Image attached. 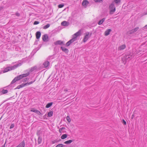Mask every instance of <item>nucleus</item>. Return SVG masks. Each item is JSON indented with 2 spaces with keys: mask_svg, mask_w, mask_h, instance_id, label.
I'll return each mask as SVG.
<instances>
[{
  "mask_svg": "<svg viewBox=\"0 0 147 147\" xmlns=\"http://www.w3.org/2000/svg\"><path fill=\"white\" fill-rule=\"evenodd\" d=\"M92 35V32H87L84 34V36L83 39V41L85 42L88 40V39L91 37Z\"/></svg>",
  "mask_w": 147,
  "mask_h": 147,
  "instance_id": "obj_1",
  "label": "nucleus"
},
{
  "mask_svg": "<svg viewBox=\"0 0 147 147\" xmlns=\"http://www.w3.org/2000/svg\"><path fill=\"white\" fill-rule=\"evenodd\" d=\"M27 74H23L16 77V79H17V81L19 80L20 79L23 78L24 80V82L26 81L27 80V78L25 77H27Z\"/></svg>",
  "mask_w": 147,
  "mask_h": 147,
  "instance_id": "obj_2",
  "label": "nucleus"
},
{
  "mask_svg": "<svg viewBox=\"0 0 147 147\" xmlns=\"http://www.w3.org/2000/svg\"><path fill=\"white\" fill-rule=\"evenodd\" d=\"M110 14H113L115 11V7L113 3H112L109 6Z\"/></svg>",
  "mask_w": 147,
  "mask_h": 147,
  "instance_id": "obj_3",
  "label": "nucleus"
},
{
  "mask_svg": "<svg viewBox=\"0 0 147 147\" xmlns=\"http://www.w3.org/2000/svg\"><path fill=\"white\" fill-rule=\"evenodd\" d=\"M81 30H79L78 32L76 33L73 35V37L75 38V39L76 40L77 37L78 36H80L81 35Z\"/></svg>",
  "mask_w": 147,
  "mask_h": 147,
  "instance_id": "obj_4",
  "label": "nucleus"
},
{
  "mask_svg": "<svg viewBox=\"0 0 147 147\" xmlns=\"http://www.w3.org/2000/svg\"><path fill=\"white\" fill-rule=\"evenodd\" d=\"M139 28L138 27H136L134 29L129 31L128 32V34H132L136 32L138 30Z\"/></svg>",
  "mask_w": 147,
  "mask_h": 147,
  "instance_id": "obj_5",
  "label": "nucleus"
},
{
  "mask_svg": "<svg viewBox=\"0 0 147 147\" xmlns=\"http://www.w3.org/2000/svg\"><path fill=\"white\" fill-rule=\"evenodd\" d=\"M22 64L20 63L16 64L13 66H10V69L11 70H13L16 68L18 66H20Z\"/></svg>",
  "mask_w": 147,
  "mask_h": 147,
  "instance_id": "obj_6",
  "label": "nucleus"
},
{
  "mask_svg": "<svg viewBox=\"0 0 147 147\" xmlns=\"http://www.w3.org/2000/svg\"><path fill=\"white\" fill-rule=\"evenodd\" d=\"M54 44L55 45H64L63 42L61 40H57L54 42Z\"/></svg>",
  "mask_w": 147,
  "mask_h": 147,
  "instance_id": "obj_7",
  "label": "nucleus"
},
{
  "mask_svg": "<svg viewBox=\"0 0 147 147\" xmlns=\"http://www.w3.org/2000/svg\"><path fill=\"white\" fill-rule=\"evenodd\" d=\"M89 2L86 0H84L82 3L83 6L86 7L89 4Z\"/></svg>",
  "mask_w": 147,
  "mask_h": 147,
  "instance_id": "obj_8",
  "label": "nucleus"
},
{
  "mask_svg": "<svg viewBox=\"0 0 147 147\" xmlns=\"http://www.w3.org/2000/svg\"><path fill=\"white\" fill-rule=\"evenodd\" d=\"M42 39L44 41H46L48 40V36L47 34H45L43 36Z\"/></svg>",
  "mask_w": 147,
  "mask_h": 147,
  "instance_id": "obj_9",
  "label": "nucleus"
},
{
  "mask_svg": "<svg viewBox=\"0 0 147 147\" xmlns=\"http://www.w3.org/2000/svg\"><path fill=\"white\" fill-rule=\"evenodd\" d=\"M126 47V45H123L119 47L118 48V50H122L125 49Z\"/></svg>",
  "mask_w": 147,
  "mask_h": 147,
  "instance_id": "obj_10",
  "label": "nucleus"
},
{
  "mask_svg": "<svg viewBox=\"0 0 147 147\" xmlns=\"http://www.w3.org/2000/svg\"><path fill=\"white\" fill-rule=\"evenodd\" d=\"M69 23L66 21H63L61 23V25L64 26H67L69 25Z\"/></svg>",
  "mask_w": 147,
  "mask_h": 147,
  "instance_id": "obj_11",
  "label": "nucleus"
},
{
  "mask_svg": "<svg viewBox=\"0 0 147 147\" xmlns=\"http://www.w3.org/2000/svg\"><path fill=\"white\" fill-rule=\"evenodd\" d=\"M111 31V29H108L106 30L105 32V36H107L110 34V32Z\"/></svg>",
  "mask_w": 147,
  "mask_h": 147,
  "instance_id": "obj_12",
  "label": "nucleus"
},
{
  "mask_svg": "<svg viewBox=\"0 0 147 147\" xmlns=\"http://www.w3.org/2000/svg\"><path fill=\"white\" fill-rule=\"evenodd\" d=\"M61 48L62 51L65 53H67L69 51L65 47H61Z\"/></svg>",
  "mask_w": 147,
  "mask_h": 147,
  "instance_id": "obj_13",
  "label": "nucleus"
},
{
  "mask_svg": "<svg viewBox=\"0 0 147 147\" xmlns=\"http://www.w3.org/2000/svg\"><path fill=\"white\" fill-rule=\"evenodd\" d=\"M36 37L37 39H38L41 36V33L40 32L38 31L36 33Z\"/></svg>",
  "mask_w": 147,
  "mask_h": 147,
  "instance_id": "obj_14",
  "label": "nucleus"
},
{
  "mask_svg": "<svg viewBox=\"0 0 147 147\" xmlns=\"http://www.w3.org/2000/svg\"><path fill=\"white\" fill-rule=\"evenodd\" d=\"M33 111L35 113L37 114L38 115H39L41 114L40 112L38 110L34 109H32L31 111Z\"/></svg>",
  "mask_w": 147,
  "mask_h": 147,
  "instance_id": "obj_15",
  "label": "nucleus"
},
{
  "mask_svg": "<svg viewBox=\"0 0 147 147\" xmlns=\"http://www.w3.org/2000/svg\"><path fill=\"white\" fill-rule=\"evenodd\" d=\"M10 70H11L10 69V67H9L5 68L3 72V73H5Z\"/></svg>",
  "mask_w": 147,
  "mask_h": 147,
  "instance_id": "obj_16",
  "label": "nucleus"
},
{
  "mask_svg": "<svg viewBox=\"0 0 147 147\" xmlns=\"http://www.w3.org/2000/svg\"><path fill=\"white\" fill-rule=\"evenodd\" d=\"M49 64V62L48 61H46L43 63V65L45 68L47 67Z\"/></svg>",
  "mask_w": 147,
  "mask_h": 147,
  "instance_id": "obj_17",
  "label": "nucleus"
},
{
  "mask_svg": "<svg viewBox=\"0 0 147 147\" xmlns=\"http://www.w3.org/2000/svg\"><path fill=\"white\" fill-rule=\"evenodd\" d=\"M105 18H103L100 20L98 22V24L99 25H100L102 24L104 22L105 20Z\"/></svg>",
  "mask_w": 147,
  "mask_h": 147,
  "instance_id": "obj_18",
  "label": "nucleus"
},
{
  "mask_svg": "<svg viewBox=\"0 0 147 147\" xmlns=\"http://www.w3.org/2000/svg\"><path fill=\"white\" fill-rule=\"evenodd\" d=\"M53 103L52 102H51L50 103H48L46 106V108H49L50 107L53 105Z\"/></svg>",
  "mask_w": 147,
  "mask_h": 147,
  "instance_id": "obj_19",
  "label": "nucleus"
},
{
  "mask_svg": "<svg viewBox=\"0 0 147 147\" xmlns=\"http://www.w3.org/2000/svg\"><path fill=\"white\" fill-rule=\"evenodd\" d=\"M27 83L26 84H21V85L18 86L17 87V89H20L21 88H22V87L24 86L26 84H27Z\"/></svg>",
  "mask_w": 147,
  "mask_h": 147,
  "instance_id": "obj_20",
  "label": "nucleus"
},
{
  "mask_svg": "<svg viewBox=\"0 0 147 147\" xmlns=\"http://www.w3.org/2000/svg\"><path fill=\"white\" fill-rule=\"evenodd\" d=\"M53 114V111H50L48 113V115L49 117H50L52 116Z\"/></svg>",
  "mask_w": 147,
  "mask_h": 147,
  "instance_id": "obj_21",
  "label": "nucleus"
},
{
  "mask_svg": "<svg viewBox=\"0 0 147 147\" xmlns=\"http://www.w3.org/2000/svg\"><path fill=\"white\" fill-rule=\"evenodd\" d=\"M73 141L72 140H69L65 141L64 142V143L66 144H69Z\"/></svg>",
  "mask_w": 147,
  "mask_h": 147,
  "instance_id": "obj_22",
  "label": "nucleus"
},
{
  "mask_svg": "<svg viewBox=\"0 0 147 147\" xmlns=\"http://www.w3.org/2000/svg\"><path fill=\"white\" fill-rule=\"evenodd\" d=\"M67 135L66 134H64L63 135L61 136V138L62 139H64L67 137Z\"/></svg>",
  "mask_w": 147,
  "mask_h": 147,
  "instance_id": "obj_23",
  "label": "nucleus"
},
{
  "mask_svg": "<svg viewBox=\"0 0 147 147\" xmlns=\"http://www.w3.org/2000/svg\"><path fill=\"white\" fill-rule=\"evenodd\" d=\"M8 92V91L7 90H5V89H3L1 91V92L3 94H5L6 93H7Z\"/></svg>",
  "mask_w": 147,
  "mask_h": 147,
  "instance_id": "obj_24",
  "label": "nucleus"
},
{
  "mask_svg": "<svg viewBox=\"0 0 147 147\" xmlns=\"http://www.w3.org/2000/svg\"><path fill=\"white\" fill-rule=\"evenodd\" d=\"M50 24H48L44 26L43 27V28L45 29H47V28H49L50 27Z\"/></svg>",
  "mask_w": 147,
  "mask_h": 147,
  "instance_id": "obj_25",
  "label": "nucleus"
},
{
  "mask_svg": "<svg viewBox=\"0 0 147 147\" xmlns=\"http://www.w3.org/2000/svg\"><path fill=\"white\" fill-rule=\"evenodd\" d=\"M114 2L116 5H118L121 2V0H114Z\"/></svg>",
  "mask_w": 147,
  "mask_h": 147,
  "instance_id": "obj_26",
  "label": "nucleus"
},
{
  "mask_svg": "<svg viewBox=\"0 0 147 147\" xmlns=\"http://www.w3.org/2000/svg\"><path fill=\"white\" fill-rule=\"evenodd\" d=\"M42 138L40 137H39L38 139V144H40L42 142Z\"/></svg>",
  "mask_w": 147,
  "mask_h": 147,
  "instance_id": "obj_27",
  "label": "nucleus"
},
{
  "mask_svg": "<svg viewBox=\"0 0 147 147\" xmlns=\"http://www.w3.org/2000/svg\"><path fill=\"white\" fill-rule=\"evenodd\" d=\"M36 79H34L32 80V81L31 82H28V85L31 84L34 82L36 81Z\"/></svg>",
  "mask_w": 147,
  "mask_h": 147,
  "instance_id": "obj_28",
  "label": "nucleus"
},
{
  "mask_svg": "<svg viewBox=\"0 0 147 147\" xmlns=\"http://www.w3.org/2000/svg\"><path fill=\"white\" fill-rule=\"evenodd\" d=\"M36 49H34L31 53V55L32 56H33L34 54L36 52Z\"/></svg>",
  "mask_w": 147,
  "mask_h": 147,
  "instance_id": "obj_29",
  "label": "nucleus"
},
{
  "mask_svg": "<svg viewBox=\"0 0 147 147\" xmlns=\"http://www.w3.org/2000/svg\"><path fill=\"white\" fill-rule=\"evenodd\" d=\"M36 68L34 67H32L31 69H30V72H32L35 69H36Z\"/></svg>",
  "mask_w": 147,
  "mask_h": 147,
  "instance_id": "obj_30",
  "label": "nucleus"
},
{
  "mask_svg": "<svg viewBox=\"0 0 147 147\" xmlns=\"http://www.w3.org/2000/svg\"><path fill=\"white\" fill-rule=\"evenodd\" d=\"M17 81V79H16V77L12 81L11 84H13L16 81Z\"/></svg>",
  "mask_w": 147,
  "mask_h": 147,
  "instance_id": "obj_31",
  "label": "nucleus"
},
{
  "mask_svg": "<svg viewBox=\"0 0 147 147\" xmlns=\"http://www.w3.org/2000/svg\"><path fill=\"white\" fill-rule=\"evenodd\" d=\"M66 119L69 122H71V120L69 116H67L66 117Z\"/></svg>",
  "mask_w": 147,
  "mask_h": 147,
  "instance_id": "obj_32",
  "label": "nucleus"
},
{
  "mask_svg": "<svg viewBox=\"0 0 147 147\" xmlns=\"http://www.w3.org/2000/svg\"><path fill=\"white\" fill-rule=\"evenodd\" d=\"M64 145L62 144H59L57 145L56 147H63Z\"/></svg>",
  "mask_w": 147,
  "mask_h": 147,
  "instance_id": "obj_33",
  "label": "nucleus"
},
{
  "mask_svg": "<svg viewBox=\"0 0 147 147\" xmlns=\"http://www.w3.org/2000/svg\"><path fill=\"white\" fill-rule=\"evenodd\" d=\"M76 40L75 39V38H74L73 37L71 39L69 40L71 42V43H72Z\"/></svg>",
  "mask_w": 147,
  "mask_h": 147,
  "instance_id": "obj_34",
  "label": "nucleus"
},
{
  "mask_svg": "<svg viewBox=\"0 0 147 147\" xmlns=\"http://www.w3.org/2000/svg\"><path fill=\"white\" fill-rule=\"evenodd\" d=\"M64 6V5L63 4H60L58 5V7L59 8H61L63 7Z\"/></svg>",
  "mask_w": 147,
  "mask_h": 147,
  "instance_id": "obj_35",
  "label": "nucleus"
},
{
  "mask_svg": "<svg viewBox=\"0 0 147 147\" xmlns=\"http://www.w3.org/2000/svg\"><path fill=\"white\" fill-rule=\"evenodd\" d=\"M94 1L96 2H101L102 1V0H94Z\"/></svg>",
  "mask_w": 147,
  "mask_h": 147,
  "instance_id": "obj_36",
  "label": "nucleus"
},
{
  "mask_svg": "<svg viewBox=\"0 0 147 147\" xmlns=\"http://www.w3.org/2000/svg\"><path fill=\"white\" fill-rule=\"evenodd\" d=\"M39 22L37 21H35L34 23V24L36 25L38 24H39Z\"/></svg>",
  "mask_w": 147,
  "mask_h": 147,
  "instance_id": "obj_37",
  "label": "nucleus"
},
{
  "mask_svg": "<svg viewBox=\"0 0 147 147\" xmlns=\"http://www.w3.org/2000/svg\"><path fill=\"white\" fill-rule=\"evenodd\" d=\"M122 123L124 125H126V121L124 119H123L122 120Z\"/></svg>",
  "mask_w": 147,
  "mask_h": 147,
  "instance_id": "obj_38",
  "label": "nucleus"
},
{
  "mask_svg": "<svg viewBox=\"0 0 147 147\" xmlns=\"http://www.w3.org/2000/svg\"><path fill=\"white\" fill-rule=\"evenodd\" d=\"M71 44L70 43L69 41L67 42L66 43V45L67 46H69Z\"/></svg>",
  "mask_w": 147,
  "mask_h": 147,
  "instance_id": "obj_39",
  "label": "nucleus"
},
{
  "mask_svg": "<svg viewBox=\"0 0 147 147\" xmlns=\"http://www.w3.org/2000/svg\"><path fill=\"white\" fill-rule=\"evenodd\" d=\"M14 127V124H12L11 126H10V128H13Z\"/></svg>",
  "mask_w": 147,
  "mask_h": 147,
  "instance_id": "obj_40",
  "label": "nucleus"
},
{
  "mask_svg": "<svg viewBox=\"0 0 147 147\" xmlns=\"http://www.w3.org/2000/svg\"><path fill=\"white\" fill-rule=\"evenodd\" d=\"M16 16H20V13H16Z\"/></svg>",
  "mask_w": 147,
  "mask_h": 147,
  "instance_id": "obj_41",
  "label": "nucleus"
},
{
  "mask_svg": "<svg viewBox=\"0 0 147 147\" xmlns=\"http://www.w3.org/2000/svg\"><path fill=\"white\" fill-rule=\"evenodd\" d=\"M59 132L60 133H61L62 132V130L61 128H60L59 129Z\"/></svg>",
  "mask_w": 147,
  "mask_h": 147,
  "instance_id": "obj_42",
  "label": "nucleus"
},
{
  "mask_svg": "<svg viewBox=\"0 0 147 147\" xmlns=\"http://www.w3.org/2000/svg\"><path fill=\"white\" fill-rule=\"evenodd\" d=\"M3 7H0V11L2 10L3 9Z\"/></svg>",
  "mask_w": 147,
  "mask_h": 147,
  "instance_id": "obj_43",
  "label": "nucleus"
},
{
  "mask_svg": "<svg viewBox=\"0 0 147 147\" xmlns=\"http://www.w3.org/2000/svg\"><path fill=\"white\" fill-rule=\"evenodd\" d=\"M61 128V129L62 130H63V129H65V127H62V128Z\"/></svg>",
  "mask_w": 147,
  "mask_h": 147,
  "instance_id": "obj_44",
  "label": "nucleus"
},
{
  "mask_svg": "<svg viewBox=\"0 0 147 147\" xmlns=\"http://www.w3.org/2000/svg\"><path fill=\"white\" fill-rule=\"evenodd\" d=\"M64 91L65 92H67V91H68V90L67 89H64Z\"/></svg>",
  "mask_w": 147,
  "mask_h": 147,
  "instance_id": "obj_45",
  "label": "nucleus"
},
{
  "mask_svg": "<svg viewBox=\"0 0 147 147\" xmlns=\"http://www.w3.org/2000/svg\"><path fill=\"white\" fill-rule=\"evenodd\" d=\"M55 142H56L55 141H52V143L54 144Z\"/></svg>",
  "mask_w": 147,
  "mask_h": 147,
  "instance_id": "obj_46",
  "label": "nucleus"
},
{
  "mask_svg": "<svg viewBox=\"0 0 147 147\" xmlns=\"http://www.w3.org/2000/svg\"><path fill=\"white\" fill-rule=\"evenodd\" d=\"M2 73V71H0V74H1Z\"/></svg>",
  "mask_w": 147,
  "mask_h": 147,
  "instance_id": "obj_47",
  "label": "nucleus"
},
{
  "mask_svg": "<svg viewBox=\"0 0 147 147\" xmlns=\"http://www.w3.org/2000/svg\"><path fill=\"white\" fill-rule=\"evenodd\" d=\"M68 41L69 42V43H70V44H71V43H71V42L70 41V40L69 41Z\"/></svg>",
  "mask_w": 147,
  "mask_h": 147,
  "instance_id": "obj_48",
  "label": "nucleus"
},
{
  "mask_svg": "<svg viewBox=\"0 0 147 147\" xmlns=\"http://www.w3.org/2000/svg\"><path fill=\"white\" fill-rule=\"evenodd\" d=\"M145 27L147 28V25L145 26Z\"/></svg>",
  "mask_w": 147,
  "mask_h": 147,
  "instance_id": "obj_49",
  "label": "nucleus"
},
{
  "mask_svg": "<svg viewBox=\"0 0 147 147\" xmlns=\"http://www.w3.org/2000/svg\"><path fill=\"white\" fill-rule=\"evenodd\" d=\"M29 75V72H28V76Z\"/></svg>",
  "mask_w": 147,
  "mask_h": 147,
  "instance_id": "obj_50",
  "label": "nucleus"
},
{
  "mask_svg": "<svg viewBox=\"0 0 147 147\" xmlns=\"http://www.w3.org/2000/svg\"><path fill=\"white\" fill-rule=\"evenodd\" d=\"M2 147H5V146H2Z\"/></svg>",
  "mask_w": 147,
  "mask_h": 147,
  "instance_id": "obj_51",
  "label": "nucleus"
}]
</instances>
